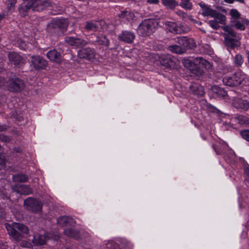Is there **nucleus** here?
I'll use <instances>...</instances> for the list:
<instances>
[{
	"mask_svg": "<svg viewBox=\"0 0 249 249\" xmlns=\"http://www.w3.org/2000/svg\"><path fill=\"white\" fill-rule=\"evenodd\" d=\"M119 17L121 18H124L127 21L130 22L133 20L135 18L134 14L129 11H124L122 12Z\"/></svg>",
	"mask_w": 249,
	"mask_h": 249,
	"instance_id": "27",
	"label": "nucleus"
},
{
	"mask_svg": "<svg viewBox=\"0 0 249 249\" xmlns=\"http://www.w3.org/2000/svg\"><path fill=\"white\" fill-rule=\"evenodd\" d=\"M33 242L37 245H42L46 242V238L43 235H36L34 236Z\"/></svg>",
	"mask_w": 249,
	"mask_h": 249,
	"instance_id": "31",
	"label": "nucleus"
},
{
	"mask_svg": "<svg viewBox=\"0 0 249 249\" xmlns=\"http://www.w3.org/2000/svg\"><path fill=\"white\" fill-rule=\"evenodd\" d=\"M208 23L209 25L213 29L217 30L219 28L220 26L218 23L215 20L213 19L209 21Z\"/></svg>",
	"mask_w": 249,
	"mask_h": 249,
	"instance_id": "40",
	"label": "nucleus"
},
{
	"mask_svg": "<svg viewBox=\"0 0 249 249\" xmlns=\"http://www.w3.org/2000/svg\"><path fill=\"white\" fill-rule=\"evenodd\" d=\"M157 25V22L156 20L145 19L139 25L137 30V33L141 36H149L155 31Z\"/></svg>",
	"mask_w": 249,
	"mask_h": 249,
	"instance_id": "2",
	"label": "nucleus"
},
{
	"mask_svg": "<svg viewBox=\"0 0 249 249\" xmlns=\"http://www.w3.org/2000/svg\"><path fill=\"white\" fill-rule=\"evenodd\" d=\"M234 64L236 66L238 67L241 66L243 63V58L242 56L240 54L236 55L234 58Z\"/></svg>",
	"mask_w": 249,
	"mask_h": 249,
	"instance_id": "37",
	"label": "nucleus"
},
{
	"mask_svg": "<svg viewBox=\"0 0 249 249\" xmlns=\"http://www.w3.org/2000/svg\"><path fill=\"white\" fill-rule=\"evenodd\" d=\"M9 61L17 67H20L25 63V60L18 53L10 52L8 55Z\"/></svg>",
	"mask_w": 249,
	"mask_h": 249,
	"instance_id": "12",
	"label": "nucleus"
},
{
	"mask_svg": "<svg viewBox=\"0 0 249 249\" xmlns=\"http://www.w3.org/2000/svg\"><path fill=\"white\" fill-rule=\"evenodd\" d=\"M240 134L242 137L245 140L249 142V130H244L241 131Z\"/></svg>",
	"mask_w": 249,
	"mask_h": 249,
	"instance_id": "43",
	"label": "nucleus"
},
{
	"mask_svg": "<svg viewBox=\"0 0 249 249\" xmlns=\"http://www.w3.org/2000/svg\"><path fill=\"white\" fill-rule=\"evenodd\" d=\"M235 0L237 1H238L240 3H244V0Z\"/></svg>",
	"mask_w": 249,
	"mask_h": 249,
	"instance_id": "57",
	"label": "nucleus"
},
{
	"mask_svg": "<svg viewBox=\"0 0 249 249\" xmlns=\"http://www.w3.org/2000/svg\"><path fill=\"white\" fill-rule=\"evenodd\" d=\"M220 146V143H216L213 146L214 150L217 154H220L222 153L220 148H219Z\"/></svg>",
	"mask_w": 249,
	"mask_h": 249,
	"instance_id": "45",
	"label": "nucleus"
},
{
	"mask_svg": "<svg viewBox=\"0 0 249 249\" xmlns=\"http://www.w3.org/2000/svg\"><path fill=\"white\" fill-rule=\"evenodd\" d=\"M24 204L28 210L33 213H38L41 211L42 203L37 199L29 197L24 200Z\"/></svg>",
	"mask_w": 249,
	"mask_h": 249,
	"instance_id": "6",
	"label": "nucleus"
},
{
	"mask_svg": "<svg viewBox=\"0 0 249 249\" xmlns=\"http://www.w3.org/2000/svg\"><path fill=\"white\" fill-rule=\"evenodd\" d=\"M0 197L2 198V199H8V197L7 196V195H6L3 193H1V192H0Z\"/></svg>",
	"mask_w": 249,
	"mask_h": 249,
	"instance_id": "50",
	"label": "nucleus"
},
{
	"mask_svg": "<svg viewBox=\"0 0 249 249\" xmlns=\"http://www.w3.org/2000/svg\"><path fill=\"white\" fill-rule=\"evenodd\" d=\"M65 41L69 45L76 47H79L86 45L87 41L80 38L73 36H66L65 38Z\"/></svg>",
	"mask_w": 249,
	"mask_h": 249,
	"instance_id": "13",
	"label": "nucleus"
},
{
	"mask_svg": "<svg viewBox=\"0 0 249 249\" xmlns=\"http://www.w3.org/2000/svg\"><path fill=\"white\" fill-rule=\"evenodd\" d=\"M0 141L5 143H8L11 141V139L4 134H0Z\"/></svg>",
	"mask_w": 249,
	"mask_h": 249,
	"instance_id": "42",
	"label": "nucleus"
},
{
	"mask_svg": "<svg viewBox=\"0 0 249 249\" xmlns=\"http://www.w3.org/2000/svg\"><path fill=\"white\" fill-rule=\"evenodd\" d=\"M98 28V22L96 21H88L85 23V29L87 31L96 32Z\"/></svg>",
	"mask_w": 249,
	"mask_h": 249,
	"instance_id": "21",
	"label": "nucleus"
},
{
	"mask_svg": "<svg viewBox=\"0 0 249 249\" xmlns=\"http://www.w3.org/2000/svg\"><path fill=\"white\" fill-rule=\"evenodd\" d=\"M64 233L67 236L78 239L81 237V233L79 231L71 228H68L64 230Z\"/></svg>",
	"mask_w": 249,
	"mask_h": 249,
	"instance_id": "20",
	"label": "nucleus"
},
{
	"mask_svg": "<svg viewBox=\"0 0 249 249\" xmlns=\"http://www.w3.org/2000/svg\"><path fill=\"white\" fill-rule=\"evenodd\" d=\"M47 58L52 61L60 63L62 61V56L60 53L55 49L49 51L46 54Z\"/></svg>",
	"mask_w": 249,
	"mask_h": 249,
	"instance_id": "16",
	"label": "nucleus"
},
{
	"mask_svg": "<svg viewBox=\"0 0 249 249\" xmlns=\"http://www.w3.org/2000/svg\"><path fill=\"white\" fill-rule=\"evenodd\" d=\"M17 0H7L6 1V5L7 6V8L10 10L11 9L14 8L15 6V5L17 3Z\"/></svg>",
	"mask_w": 249,
	"mask_h": 249,
	"instance_id": "41",
	"label": "nucleus"
},
{
	"mask_svg": "<svg viewBox=\"0 0 249 249\" xmlns=\"http://www.w3.org/2000/svg\"><path fill=\"white\" fill-rule=\"evenodd\" d=\"M7 87L10 91L19 92L24 89L25 84L22 80L17 77L9 79Z\"/></svg>",
	"mask_w": 249,
	"mask_h": 249,
	"instance_id": "5",
	"label": "nucleus"
},
{
	"mask_svg": "<svg viewBox=\"0 0 249 249\" xmlns=\"http://www.w3.org/2000/svg\"><path fill=\"white\" fill-rule=\"evenodd\" d=\"M5 215V212L4 209L0 207V218L3 217Z\"/></svg>",
	"mask_w": 249,
	"mask_h": 249,
	"instance_id": "49",
	"label": "nucleus"
},
{
	"mask_svg": "<svg viewBox=\"0 0 249 249\" xmlns=\"http://www.w3.org/2000/svg\"><path fill=\"white\" fill-rule=\"evenodd\" d=\"M97 42L100 45H103L106 47H108L109 40L104 35H101L97 37Z\"/></svg>",
	"mask_w": 249,
	"mask_h": 249,
	"instance_id": "34",
	"label": "nucleus"
},
{
	"mask_svg": "<svg viewBox=\"0 0 249 249\" xmlns=\"http://www.w3.org/2000/svg\"><path fill=\"white\" fill-rule=\"evenodd\" d=\"M8 126L4 124H0V132L5 131L7 130Z\"/></svg>",
	"mask_w": 249,
	"mask_h": 249,
	"instance_id": "47",
	"label": "nucleus"
},
{
	"mask_svg": "<svg viewBox=\"0 0 249 249\" xmlns=\"http://www.w3.org/2000/svg\"><path fill=\"white\" fill-rule=\"evenodd\" d=\"M121 246L124 249H133L132 244L126 240H123L121 243Z\"/></svg>",
	"mask_w": 249,
	"mask_h": 249,
	"instance_id": "38",
	"label": "nucleus"
},
{
	"mask_svg": "<svg viewBox=\"0 0 249 249\" xmlns=\"http://www.w3.org/2000/svg\"><path fill=\"white\" fill-rule=\"evenodd\" d=\"M13 179L15 181L25 182L27 181L28 177L24 174H17L13 176Z\"/></svg>",
	"mask_w": 249,
	"mask_h": 249,
	"instance_id": "33",
	"label": "nucleus"
},
{
	"mask_svg": "<svg viewBox=\"0 0 249 249\" xmlns=\"http://www.w3.org/2000/svg\"><path fill=\"white\" fill-rule=\"evenodd\" d=\"M183 64L185 67H187L191 71L195 70V73L196 75H202L203 71L198 68V65H202L205 66L206 68H209L210 64L207 60L201 57L195 58L193 60L189 59L184 60Z\"/></svg>",
	"mask_w": 249,
	"mask_h": 249,
	"instance_id": "3",
	"label": "nucleus"
},
{
	"mask_svg": "<svg viewBox=\"0 0 249 249\" xmlns=\"http://www.w3.org/2000/svg\"><path fill=\"white\" fill-rule=\"evenodd\" d=\"M57 223L61 226L71 225L74 223V220L69 216H61L57 218Z\"/></svg>",
	"mask_w": 249,
	"mask_h": 249,
	"instance_id": "19",
	"label": "nucleus"
},
{
	"mask_svg": "<svg viewBox=\"0 0 249 249\" xmlns=\"http://www.w3.org/2000/svg\"><path fill=\"white\" fill-rule=\"evenodd\" d=\"M212 90L219 97H224L227 95V92L223 88L217 86L212 87Z\"/></svg>",
	"mask_w": 249,
	"mask_h": 249,
	"instance_id": "29",
	"label": "nucleus"
},
{
	"mask_svg": "<svg viewBox=\"0 0 249 249\" xmlns=\"http://www.w3.org/2000/svg\"><path fill=\"white\" fill-rule=\"evenodd\" d=\"M106 248L107 249H117L118 245L113 241H109L106 244Z\"/></svg>",
	"mask_w": 249,
	"mask_h": 249,
	"instance_id": "44",
	"label": "nucleus"
},
{
	"mask_svg": "<svg viewBox=\"0 0 249 249\" xmlns=\"http://www.w3.org/2000/svg\"><path fill=\"white\" fill-rule=\"evenodd\" d=\"M164 27L166 31L173 34H179L188 32L190 29L179 23L172 21H166L164 23Z\"/></svg>",
	"mask_w": 249,
	"mask_h": 249,
	"instance_id": "4",
	"label": "nucleus"
},
{
	"mask_svg": "<svg viewBox=\"0 0 249 249\" xmlns=\"http://www.w3.org/2000/svg\"><path fill=\"white\" fill-rule=\"evenodd\" d=\"M246 53L247 55L248 60H249V51H247Z\"/></svg>",
	"mask_w": 249,
	"mask_h": 249,
	"instance_id": "58",
	"label": "nucleus"
},
{
	"mask_svg": "<svg viewBox=\"0 0 249 249\" xmlns=\"http://www.w3.org/2000/svg\"><path fill=\"white\" fill-rule=\"evenodd\" d=\"M229 14L231 23L241 18V13L236 9L233 8L230 10Z\"/></svg>",
	"mask_w": 249,
	"mask_h": 249,
	"instance_id": "23",
	"label": "nucleus"
},
{
	"mask_svg": "<svg viewBox=\"0 0 249 249\" xmlns=\"http://www.w3.org/2000/svg\"><path fill=\"white\" fill-rule=\"evenodd\" d=\"M225 43L226 45L231 47H234L237 45V36H225Z\"/></svg>",
	"mask_w": 249,
	"mask_h": 249,
	"instance_id": "25",
	"label": "nucleus"
},
{
	"mask_svg": "<svg viewBox=\"0 0 249 249\" xmlns=\"http://www.w3.org/2000/svg\"><path fill=\"white\" fill-rule=\"evenodd\" d=\"M233 80L234 79L233 78V75H232L231 76L225 77L223 79V82L224 85L228 86H236L235 84L234 83L235 82Z\"/></svg>",
	"mask_w": 249,
	"mask_h": 249,
	"instance_id": "35",
	"label": "nucleus"
},
{
	"mask_svg": "<svg viewBox=\"0 0 249 249\" xmlns=\"http://www.w3.org/2000/svg\"><path fill=\"white\" fill-rule=\"evenodd\" d=\"M17 193L25 195H28L32 194L31 189L26 185H19L17 187Z\"/></svg>",
	"mask_w": 249,
	"mask_h": 249,
	"instance_id": "28",
	"label": "nucleus"
},
{
	"mask_svg": "<svg viewBox=\"0 0 249 249\" xmlns=\"http://www.w3.org/2000/svg\"><path fill=\"white\" fill-rule=\"evenodd\" d=\"M177 59L170 54L162 55L160 57L161 64L166 68H173L177 62Z\"/></svg>",
	"mask_w": 249,
	"mask_h": 249,
	"instance_id": "9",
	"label": "nucleus"
},
{
	"mask_svg": "<svg viewBox=\"0 0 249 249\" xmlns=\"http://www.w3.org/2000/svg\"><path fill=\"white\" fill-rule=\"evenodd\" d=\"M181 6L184 9H191L192 7V4L190 2L189 0H181Z\"/></svg>",
	"mask_w": 249,
	"mask_h": 249,
	"instance_id": "39",
	"label": "nucleus"
},
{
	"mask_svg": "<svg viewBox=\"0 0 249 249\" xmlns=\"http://www.w3.org/2000/svg\"><path fill=\"white\" fill-rule=\"evenodd\" d=\"M147 2L151 4H157L159 2V0H147Z\"/></svg>",
	"mask_w": 249,
	"mask_h": 249,
	"instance_id": "51",
	"label": "nucleus"
},
{
	"mask_svg": "<svg viewBox=\"0 0 249 249\" xmlns=\"http://www.w3.org/2000/svg\"><path fill=\"white\" fill-rule=\"evenodd\" d=\"M68 25L69 23L66 19H53L48 24L47 29H59L61 32H65L67 30Z\"/></svg>",
	"mask_w": 249,
	"mask_h": 249,
	"instance_id": "7",
	"label": "nucleus"
},
{
	"mask_svg": "<svg viewBox=\"0 0 249 249\" xmlns=\"http://www.w3.org/2000/svg\"><path fill=\"white\" fill-rule=\"evenodd\" d=\"M238 104L239 107L244 110H247L249 108V102L247 100L239 99Z\"/></svg>",
	"mask_w": 249,
	"mask_h": 249,
	"instance_id": "36",
	"label": "nucleus"
},
{
	"mask_svg": "<svg viewBox=\"0 0 249 249\" xmlns=\"http://www.w3.org/2000/svg\"><path fill=\"white\" fill-rule=\"evenodd\" d=\"M162 3L170 9H174L178 5V3L176 0H161Z\"/></svg>",
	"mask_w": 249,
	"mask_h": 249,
	"instance_id": "32",
	"label": "nucleus"
},
{
	"mask_svg": "<svg viewBox=\"0 0 249 249\" xmlns=\"http://www.w3.org/2000/svg\"><path fill=\"white\" fill-rule=\"evenodd\" d=\"M20 47H21V48L22 49H26V48H25V44L23 42L21 43V44L20 45Z\"/></svg>",
	"mask_w": 249,
	"mask_h": 249,
	"instance_id": "54",
	"label": "nucleus"
},
{
	"mask_svg": "<svg viewBox=\"0 0 249 249\" xmlns=\"http://www.w3.org/2000/svg\"><path fill=\"white\" fill-rule=\"evenodd\" d=\"M190 89L196 95L202 96L205 94L204 88L198 83H192L190 86Z\"/></svg>",
	"mask_w": 249,
	"mask_h": 249,
	"instance_id": "17",
	"label": "nucleus"
},
{
	"mask_svg": "<svg viewBox=\"0 0 249 249\" xmlns=\"http://www.w3.org/2000/svg\"><path fill=\"white\" fill-rule=\"evenodd\" d=\"M5 165V160L3 159L0 157V170L3 168Z\"/></svg>",
	"mask_w": 249,
	"mask_h": 249,
	"instance_id": "48",
	"label": "nucleus"
},
{
	"mask_svg": "<svg viewBox=\"0 0 249 249\" xmlns=\"http://www.w3.org/2000/svg\"><path fill=\"white\" fill-rule=\"evenodd\" d=\"M198 4L201 9V14L204 17L209 16L212 18V16H213V14L215 11V10L212 9L210 6L204 3L200 2Z\"/></svg>",
	"mask_w": 249,
	"mask_h": 249,
	"instance_id": "18",
	"label": "nucleus"
},
{
	"mask_svg": "<svg viewBox=\"0 0 249 249\" xmlns=\"http://www.w3.org/2000/svg\"><path fill=\"white\" fill-rule=\"evenodd\" d=\"M135 38V34L131 31H124L118 36L120 40L127 43H131Z\"/></svg>",
	"mask_w": 249,
	"mask_h": 249,
	"instance_id": "14",
	"label": "nucleus"
},
{
	"mask_svg": "<svg viewBox=\"0 0 249 249\" xmlns=\"http://www.w3.org/2000/svg\"><path fill=\"white\" fill-rule=\"evenodd\" d=\"M4 17V14H0V21Z\"/></svg>",
	"mask_w": 249,
	"mask_h": 249,
	"instance_id": "56",
	"label": "nucleus"
},
{
	"mask_svg": "<svg viewBox=\"0 0 249 249\" xmlns=\"http://www.w3.org/2000/svg\"><path fill=\"white\" fill-rule=\"evenodd\" d=\"M232 26H223L222 29L225 32V33L223 34L224 36H236L237 34L235 32V31L232 28Z\"/></svg>",
	"mask_w": 249,
	"mask_h": 249,
	"instance_id": "30",
	"label": "nucleus"
},
{
	"mask_svg": "<svg viewBox=\"0 0 249 249\" xmlns=\"http://www.w3.org/2000/svg\"><path fill=\"white\" fill-rule=\"evenodd\" d=\"M245 173L247 174V175L249 177V168H247L246 171Z\"/></svg>",
	"mask_w": 249,
	"mask_h": 249,
	"instance_id": "55",
	"label": "nucleus"
},
{
	"mask_svg": "<svg viewBox=\"0 0 249 249\" xmlns=\"http://www.w3.org/2000/svg\"><path fill=\"white\" fill-rule=\"evenodd\" d=\"M78 55L80 58L93 60L95 57V52L94 49L90 48H84L79 50Z\"/></svg>",
	"mask_w": 249,
	"mask_h": 249,
	"instance_id": "11",
	"label": "nucleus"
},
{
	"mask_svg": "<svg viewBox=\"0 0 249 249\" xmlns=\"http://www.w3.org/2000/svg\"><path fill=\"white\" fill-rule=\"evenodd\" d=\"M177 43L181 48H183L185 50V52L187 49H192L196 46V43L194 39L192 38H188L186 36H182L178 37Z\"/></svg>",
	"mask_w": 249,
	"mask_h": 249,
	"instance_id": "8",
	"label": "nucleus"
},
{
	"mask_svg": "<svg viewBox=\"0 0 249 249\" xmlns=\"http://www.w3.org/2000/svg\"><path fill=\"white\" fill-rule=\"evenodd\" d=\"M231 23V26L236 29L244 31L246 29V26L249 24V20L246 18H241Z\"/></svg>",
	"mask_w": 249,
	"mask_h": 249,
	"instance_id": "15",
	"label": "nucleus"
},
{
	"mask_svg": "<svg viewBox=\"0 0 249 249\" xmlns=\"http://www.w3.org/2000/svg\"><path fill=\"white\" fill-rule=\"evenodd\" d=\"M189 18L190 20H191L192 21H193L194 23H198V24H201V22H197L196 20L195 19L192 18V17L191 16H189Z\"/></svg>",
	"mask_w": 249,
	"mask_h": 249,
	"instance_id": "52",
	"label": "nucleus"
},
{
	"mask_svg": "<svg viewBox=\"0 0 249 249\" xmlns=\"http://www.w3.org/2000/svg\"><path fill=\"white\" fill-rule=\"evenodd\" d=\"M7 83V82H6V80L4 78L0 76V87L5 86Z\"/></svg>",
	"mask_w": 249,
	"mask_h": 249,
	"instance_id": "46",
	"label": "nucleus"
},
{
	"mask_svg": "<svg viewBox=\"0 0 249 249\" xmlns=\"http://www.w3.org/2000/svg\"><path fill=\"white\" fill-rule=\"evenodd\" d=\"M168 50L173 53L181 54L185 53V50L183 48H181L178 45H174L168 46Z\"/></svg>",
	"mask_w": 249,
	"mask_h": 249,
	"instance_id": "26",
	"label": "nucleus"
},
{
	"mask_svg": "<svg viewBox=\"0 0 249 249\" xmlns=\"http://www.w3.org/2000/svg\"><path fill=\"white\" fill-rule=\"evenodd\" d=\"M245 78V75L241 71H237L233 74V81L236 86L240 85Z\"/></svg>",
	"mask_w": 249,
	"mask_h": 249,
	"instance_id": "22",
	"label": "nucleus"
},
{
	"mask_svg": "<svg viewBox=\"0 0 249 249\" xmlns=\"http://www.w3.org/2000/svg\"><path fill=\"white\" fill-rule=\"evenodd\" d=\"M177 14L179 16H182L183 17H184V15H185V14L184 13L182 12L181 11H179L177 12Z\"/></svg>",
	"mask_w": 249,
	"mask_h": 249,
	"instance_id": "53",
	"label": "nucleus"
},
{
	"mask_svg": "<svg viewBox=\"0 0 249 249\" xmlns=\"http://www.w3.org/2000/svg\"><path fill=\"white\" fill-rule=\"evenodd\" d=\"M213 15V16H212V18H213L218 23L221 24H225L226 23V17L224 15L216 10Z\"/></svg>",
	"mask_w": 249,
	"mask_h": 249,
	"instance_id": "24",
	"label": "nucleus"
},
{
	"mask_svg": "<svg viewBox=\"0 0 249 249\" xmlns=\"http://www.w3.org/2000/svg\"><path fill=\"white\" fill-rule=\"evenodd\" d=\"M31 63L36 70L44 69L48 65L47 61L38 55H33L31 57Z\"/></svg>",
	"mask_w": 249,
	"mask_h": 249,
	"instance_id": "10",
	"label": "nucleus"
},
{
	"mask_svg": "<svg viewBox=\"0 0 249 249\" xmlns=\"http://www.w3.org/2000/svg\"><path fill=\"white\" fill-rule=\"evenodd\" d=\"M5 227L9 235L16 240L20 239L22 234H27L29 232L27 227L20 223H13L11 225L6 223Z\"/></svg>",
	"mask_w": 249,
	"mask_h": 249,
	"instance_id": "1",
	"label": "nucleus"
}]
</instances>
